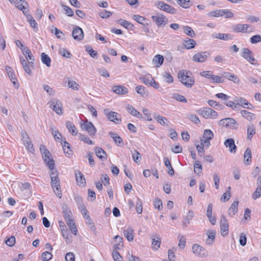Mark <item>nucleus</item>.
I'll list each match as a JSON object with an SVG mask.
<instances>
[{
	"label": "nucleus",
	"instance_id": "nucleus-1",
	"mask_svg": "<svg viewBox=\"0 0 261 261\" xmlns=\"http://www.w3.org/2000/svg\"><path fill=\"white\" fill-rule=\"evenodd\" d=\"M178 78L182 84L187 87L191 88L194 84V79L188 75L186 71H179L178 73Z\"/></svg>",
	"mask_w": 261,
	"mask_h": 261
},
{
	"label": "nucleus",
	"instance_id": "nucleus-2",
	"mask_svg": "<svg viewBox=\"0 0 261 261\" xmlns=\"http://www.w3.org/2000/svg\"><path fill=\"white\" fill-rule=\"evenodd\" d=\"M40 150L42 155L44 161L47 163V165L49 168L51 169L55 167V163L51 157V154L49 151L46 148V147L41 145L40 146Z\"/></svg>",
	"mask_w": 261,
	"mask_h": 261
},
{
	"label": "nucleus",
	"instance_id": "nucleus-3",
	"mask_svg": "<svg viewBox=\"0 0 261 261\" xmlns=\"http://www.w3.org/2000/svg\"><path fill=\"white\" fill-rule=\"evenodd\" d=\"M199 115L205 119H216L218 113L210 108H202L197 111Z\"/></svg>",
	"mask_w": 261,
	"mask_h": 261
},
{
	"label": "nucleus",
	"instance_id": "nucleus-4",
	"mask_svg": "<svg viewBox=\"0 0 261 261\" xmlns=\"http://www.w3.org/2000/svg\"><path fill=\"white\" fill-rule=\"evenodd\" d=\"M49 108L55 111L57 114L61 115L63 112V105L59 99L54 98L51 99L48 103Z\"/></svg>",
	"mask_w": 261,
	"mask_h": 261
},
{
	"label": "nucleus",
	"instance_id": "nucleus-5",
	"mask_svg": "<svg viewBox=\"0 0 261 261\" xmlns=\"http://www.w3.org/2000/svg\"><path fill=\"white\" fill-rule=\"evenodd\" d=\"M218 124L220 126L231 129H236L238 126L237 121L231 118L222 119L219 121Z\"/></svg>",
	"mask_w": 261,
	"mask_h": 261
},
{
	"label": "nucleus",
	"instance_id": "nucleus-6",
	"mask_svg": "<svg viewBox=\"0 0 261 261\" xmlns=\"http://www.w3.org/2000/svg\"><path fill=\"white\" fill-rule=\"evenodd\" d=\"M50 184L55 194L59 198H61L62 191L61 190L60 181L59 177L56 178L52 177V179H51Z\"/></svg>",
	"mask_w": 261,
	"mask_h": 261
},
{
	"label": "nucleus",
	"instance_id": "nucleus-7",
	"mask_svg": "<svg viewBox=\"0 0 261 261\" xmlns=\"http://www.w3.org/2000/svg\"><path fill=\"white\" fill-rule=\"evenodd\" d=\"M104 113L110 121L115 122L116 124H119L121 122V119L120 116L116 112L112 111L109 112V110L105 109L104 110Z\"/></svg>",
	"mask_w": 261,
	"mask_h": 261
},
{
	"label": "nucleus",
	"instance_id": "nucleus-8",
	"mask_svg": "<svg viewBox=\"0 0 261 261\" xmlns=\"http://www.w3.org/2000/svg\"><path fill=\"white\" fill-rule=\"evenodd\" d=\"M220 227L222 236H226L228 234L229 225L227 219L224 215L221 217Z\"/></svg>",
	"mask_w": 261,
	"mask_h": 261
},
{
	"label": "nucleus",
	"instance_id": "nucleus-9",
	"mask_svg": "<svg viewBox=\"0 0 261 261\" xmlns=\"http://www.w3.org/2000/svg\"><path fill=\"white\" fill-rule=\"evenodd\" d=\"M210 55V53L207 51L198 52L193 56L192 59L195 62L203 63L206 61Z\"/></svg>",
	"mask_w": 261,
	"mask_h": 261
},
{
	"label": "nucleus",
	"instance_id": "nucleus-10",
	"mask_svg": "<svg viewBox=\"0 0 261 261\" xmlns=\"http://www.w3.org/2000/svg\"><path fill=\"white\" fill-rule=\"evenodd\" d=\"M241 56L252 65H256L254 62L256 60L254 58L252 52L247 48H243L242 49Z\"/></svg>",
	"mask_w": 261,
	"mask_h": 261
},
{
	"label": "nucleus",
	"instance_id": "nucleus-11",
	"mask_svg": "<svg viewBox=\"0 0 261 261\" xmlns=\"http://www.w3.org/2000/svg\"><path fill=\"white\" fill-rule=\"evenodd\" d=\"M156 6L161 10L168 12L170 14H174L176 13V10L175 8L163 2H158L156 3Z\"/></svg>",
	"mask_w": 261,
	"mask_h": 261
},
{
	"label": "nucleus",
	"instance_id": "nucleus-12",
	"mask_svg": "<svg viewBox=\"0 0 261 261\" xmlns=\"http://www.w3.org/2000/svg\"><path fill=\"white\" fill-rule=\"evenodd\" d=\"M151 18L158 27L165 26L167 22V19L162 14L152 16Z\"/></svg>",
	"mask_w": 261,
	"mask_h": 261
},
{
	"label": "nucleus",
	"instance_id": "nucleus-13",
	"mask_svg": "<svg viewBox=\"0 0 261 261\" xmlns=\"http://www.w3.org/2000/svg\"><path fill=\"white\" fill-rule=\"evenodd\" d=\"M214 137V134L210 129H205L203 133V139L201 140V142L205 144V146L208 147L210 145V140Z\"/></svg>",
	"mask_w": 261,
	"mask_h": 261
},
{
	"label": "nucleus",
	"instance_id": "nucleus-14",
	"mask_svg": "<svg viewBox=\"0 0 261 261\" xmlns=\"http://www.w3.org/2000/svg\"><path fill=\"white\" fill-rule=\"evenodd\" d=\"M72 36L73 39L76 40L81 41L83 40L84 36L83 30L78 26L75 27L73 30Z\"/></svg>",
	"mask_w": 261,
	"mask_h": 261
},
{
	"label": "nucleus",
	"instance_id": "nucleus-15",
	"mask_svg": "<svg viewBox=\"0 0 261 261\" xmlns=\"http://www.w3.org/2000/svg\"><path fill=\"white\" fill-rule=\"evenodd\" d=\"M249 25L247 24H237L232 26V30L235 33H247Z\"/></svg>",
	"mask_w": 261,
	"mask_h": 261
},
{
	"label": "nucleus",
	"instance_id": "nucleus-16",
	"mask_svg": "<svg viewBox=\"0 0 261 261\" xmlns=\"http://www.w3.org/2000/svg\"><path fill=\"white\" fill-rule=\"evenodd\" d=\"M21 49L29 64L32 66L33 65L34 58L32 55L31 50L28 47L21 48Z\"/></svg>",
	"mask_w": 261,
	"mask_h": 261
},
{
	"label": "nucleus",
	"instance_id": "nucleus-17",
	"mask_svg": "<svg viewBox=\"0 0 261 261\" xmlns=\"http://www.w3.org/2000/svg\"><path fill=\"white\" fill-rule=\"evenodd\" d=\"M193 252L200 257H204L205 256V250L201 246L195 244L192 246Z\"/></svg>",
	"mask_w": 261,
	"mask_h": 261
},
{
	"label": "nucleus",
	"instance_id": "nucleus-18",
	"mask_svg": "<svg viewBox=\"0 0 261 261\" xmlns=\"http://www.w3.org/2000/svg\"><path fill=\"white\" fill-rule=\"evenodd\" d=\"M212 37L214 39H219L223 40H228L232 39L233 35H232L230 34H222L215 33L212 35Z\"/></svg>",
	"mask_w": 261,
	"mask_h": 261
},
{
	"label": "nucleus",
	"instance_id": "nucleus-19",
	"mask_svg": "<svg viewBox=\"0 0 261 261\" xmlns=\"http://www.w3.org/2000/svg\"><path fill=\"white\" fill-rule=\"evenodd\" d=\"M75 176L78 185L84 187L86 185V180L83 173L80 171H77L75 172Z\"/></svg>",
	"mask_w": 261,
	"mask_h": 261
},
{
	"label": "nucleus",
	"instance_id": "nucleus-20",
	"mask_svg": "<svg viewBox=\"0 0 261 261\" xmlns=\"http://www.w3.org/2000/svg\"><path fill=\"white\" fill-rule=\"evenodd\" d=\"M84 125L89 135L93 136L96 134V129L91 122H86Z\"/></svg>",
	"mask_w": 261,
	"mask_h": 261
},
{
	"label": "nucleus",
	"instance_id": "nucleus-21",
	"mask_svg": "<svg viewBox=\"0 0 261 261\" xmlns=\"http://www.w3.org/2000/svg\"><path fill=\"white\" fill-rule=\"evenodd\" d=\"M224 145L226 147H229L230 152H236L237 146L234 144V141L233 139H227L224 142Z\"/></svg>",
	"mask_w": 261,
	"mask_h": 261
},
{
	"label": "nucleus",
	"instance_id": "nucleus-22",
	"mask_svg": "<svg viewBox=\"0 0 261 261\" xmlns=\"http://www.w3.org/2000/svg\"><path fill=\"white\" fill-rule=\"evenodd\" d=\"M14 4L17 8L21 10L22 12L23 11H25L29 6L28 2L24 0H16V1L14 2Z\"/></svg>",
	"mask_w": 261,
	"mask_h": 261
},
{
	"label": "nucleus",
	"instance_id": "nucleus-23",
	"mask_svg": "<svg viewBox=\"0 0 261 261\" xmlns=\"http://www.w3.org/2000/svg\"><path fill=\"white\" fill-rule=\"evenodd\" d=\"M63 213L67 224H68V222H72L73 221V219L71 218L72 213L69 208L68 207H63Z\"/></svg>",
	"mask_w": 261,
	"mask_h": 261
},
{
	"label": "nucleus",
	"instance_id": "nucleus-24",
	"mask_svg": "<svg viewBox=\"0 0 261 261\" xmlns=\"http://www.w3.org/2000/svg\"><path fill=\"white\" fill-rule=\"evenodd\" d=\"M182 45L186 49H190L195 47L196 42L192 39L187 38L184 40Z\"/></svg>",
	"mask_w": 261,
	"mask_h": 261
},
{
	"label": "nucleus",
	"instance_id": "nucleus-25",
	"mask_svg": "<svg viewBox=\"0 0 261 261\" xmlns=\"http://www.w3.org/2000/svg\"><path fill=\"white\" fill-rule=\"evenodd\" d=\"M216 232L215 230H208L206 231L207 235V239L206 240V243L207 245H211L213 244L214 240L215 239Z\"/></svg>",
	"mask_w": 261,
	"mask_h": 261
},
{
	"label": "nucleus",
	"instance_id": "nucleus-26",
	"mask_svg": "<svg viewBox=\"0 0 261 261\" xmlns=\"http://www.w3.org/2000/svg\"><path fill=\"white\" fill-rule=\"evenodd\" d=\"M164 60V58L163 56L156 55L153 57L152 63L156 67H160L163 64Z\"/></svg>",
	"mask_w": 261,
	"mask_h": 261
},
{
	"label": "nucleus",
	"instance_id": "nucleus-27",
	"mask_svg": "<svg viewBox=\"0 0 261 261\" xmlns=\"http://www.w3.org/2000/svg\"><path fill=\"white\" fill-rule=\"evenodd\" d=\"M113 91L118 94H125L127 93V89L122 86H114L112 88Z\"/></svg>",
	"mask_w": 261,
	"mask_h": 261
},
{
	"label": "nucleus",
	"instance_id": "nucleus-28",
	"mask_svg": "<svg viewBox=\"0 0 261 261\" xmlns=\"http://www.w3.org/2000/svg\"><path fill=\"white\" fill-rule=\"evenodd\" d=\"M5 69L11 81L15 85L16 79L13 69L8 66H6Z\"/></svg>",
	"mask_w": 261,
	"mask_h": 261
},
{
	"label": "nucleus",
	"instance_id": "nucleus-29",
	"mask_svg": "<svg viewBox=\"0 0 261 261\" xmlns=\"http://www.w3.org/2000/svg\"><path fill=\"white\" fill-rule=\"evenodd\" d=\"M124 237L129 241L131 242L134 239V230L132 228L129 227L123 230Z\"/></svg>",
	"mask_w": 261,
	"mask_h": 261
},
{
	"label": "nucleus",
	"instance_id": "nucleus-30",
	"mask_svg": "<svg viewBox=\"0 0 261 261\" xmlns=\"http://www.w3.org/2000/svg\"><path fill=\"white\" fill-rule=\"evenodd\" d=\"M223 76L224 77L231 81L235 83L239 84L240 82L239 79L237 76L229 72H224Z\"/></svg>",
	"mask_w": 261,
	"mask_h": 261
},
{
	"label": "nucleus",
	"instance_id": "nucleus-31",
	"mask_svg": "<svg viewBox=\"0 0 261 261\" xmlns=\"http://www.w3.org/2000/svg\"><path fill=\"white\" fill-rule=\"evenodd\" d=\"M110 136L113 139L116 144L118 146H121L123 144L122 138L117 135V134L113 132L109 133Z\"/></svg>",
	"mask_w": 261,
	"mask_h": 261
},
{
	"label": "nucleus",
	"instance_id": "nucleus-32",
	"mask_svg": "<svg viewBox=\"0 0 261 261\" xmlns=\"http://www.w3.org/2000/svg\"><path fill=\"white\" fill-rule=\"evenodd\" d=\"M238 204L239 202L238 201H233L231 204L228 212L230 216L233 217L237 213Z\"/></svg>",
	"mask_w": 261,
	"mask_h": 261
},
{
	"label": "nucleus",
	"instance_id": "nucleus-33",
	"mask_svg": "<svg viewBox=\"0 0 261 261\" xmlns=\"http://www.w3.org/2000/svg\"><path fill=\"white\" fill-rule=\"evenodd\" d=\"M95 153L97 156L101 160L106 159L107 154L104 150L100 147H96L95 149Z\"/></svg>",
	"mask_w": 261,
	"mask_h": 261
},
{
	"label": "nucleus",
	"instance_id": "nucleus-34",
	"mask_svg": "<svg viewBox=\"0 0 261 261\" xmlns=\"http://www.w3.org/2000/svg\"><path fill=\"white\" fill-rule=\"evenodd\" d=\"M152 239V248L154 249L157 250L160 248L161 245V238L157 236H153L151 237Z\"/></svg>",
	"mask_w": 261,
	"mask_h": 261
},
{
	"label": "nucleus",
	"instance_id": "nucleus-35",
	"mask_svg": "<svg viewBox=\"0 0 261 261\" xmlns=\"http://www.w3.org/2000/svg\"><path fill=\"white\" fill-rule=\"evenodd\" d=\"M247 139L248 140H251L254 135L255 134V128L253 124H250L247 127Z\"/></svg>",
	"mask_w": 261,
	"mask_h": 261
},
{
	"label": "nucleus",
	"instance_id": "nucleus-36",
	"mask_svg": "<svg viewBox=\"0 0 261 261\" xmlns=\"http://www.w3.org/2000/svg\"><path fill=\"white\" fill-rule=\"evenodd\" d=\"M251 162V151L249 148H247L244 154V162L249 165Z\"/></svg>",
	"mask_w": 261,
	"mask_h": 261
},
{
	"label": "nucleus",
	"instance_id": "nucleus-37",
	"mask_svg": "<svg viewBox=\"0 0 261 261\" xmlns=\"http://www.w3.org/2000/svg\"><path fill=\"white\" fill-rule=\"evenodd\" d=\"M135 90L137 93L143 97H146L148 95L147 91L145 89V88L143 86H137L136 87Z\"/></svg>",
	"mask_w": 261,
	"mask_h": 261
},
{
	"label": "nucleus",
	"instance_id": "nucleus-38",
	"mask_svg": "<svg viewBox=\"0 0 261 261\" xmlns=\"http://www.w3.org/2000/svg\"><path fill=\"white\" fill-rule=\"evenodd\" d=\"M153 79L151 75L149 74L140 77V80L141 82L148 86H150Z\"/></svg>",
	"mask_w": 261,
	"mask_h": 261
},
{
	"label": "nucleus",
	"instance_id": "nucleus-39",
	"mask_svg": "<svg viewBox=\"0 0 261 261\" xmlns=\"http://www.w3.org/2000/svg\"><path fill=\"white\" fill-rule=\"evenodd\" d=\"M241 115L248 121H251L255 118V115L246 110H242L240 112Z\"/></svg>",
	"mask_w": 261,
	"mask_h": 261
},
{
	"label": "nucleus",
	"instance_id": "nucleus-40",
	"mask_svg": "<svg viewBox=\"0 0 261 261\" xmlns=\"http://www.w3.org/2000/svg\"><path fill=\"white\" fill-rule=\"evenodd\" d=\"M41 60L43 64L46 65V66H50L51 59L49 57L44 53H42L41 54Z\"/></svg>",
	"mask_w": 261,
	"mask_h": 261
},
{
	"label": "nucleus",
	"instance_id": "nucleus-41",
	"mask_svg": "<svg viewBox=\"0 0 261 261\" xmlns=\"http://www.w3.org/2000/svg\"><path fill=\"white\" fill-rule=\"evenodd\" d=\"M127 110L134 116L139 118L142 117V114L132 106H128L127 107Z\"/></svg>",
	"mask_w": 261,
	"mask_h": 261
},
{
	"label": "nucleus",
	"instance_id": "nucleus-42",
	"mask_svg": "<svg viewBox=\"0 0 261 261\" xmlns=\"http://www.w3.org/2000/svg\"><path fill=\"white\" fill-rule=\"evenodd\" d=\"M66 126L69 132L73 135H76L77 134V129L74 125L70 121H67L66 123Z\"/></svg>",
	"mask_w": 261,
	"mask_h": 261
},
{
	"label": "nucleus",
	"instance_id": "nucleus-43",
	"mask_svg": "<svg viewBox=\"0 0 261 261\" xmlns=\"http://www.w3.org/2000/svg\"><path fill=\"white\" fill-rule=\"evenodd\" d=\"M164 161L165 163V165L168 169V173L171 175L173 176L174 174V171L172 167V166L170 164V162L167 158H164Z\"/></svg>",
	"mask_w": 261,
	"mask_h": 261
},
{
	"label": "nucleus",
	"instance_id": "nucleus-44",
	"mask_svg": "<svg viewBox=\"0 0 261 261\" xmlns=\"http://www.w3.org/2000/svg\"><path fill=\"white\" fill-rule=\"evenodd\" d=\"M237 103L238 104L240 107L241 106L242 107H243L244 108L250 109L248 107V105H249L251 106V105L249 104V102H248V101L246 99H245V98H243L242 97H240L238 99H237Z\"/></svg>",
	"mask_w": 261,
	"mask_h": 261
},
{
	"label": "nucleus",
	"instance_id": "nucleus-45",
	"mask_svg": "<svg viewBox=\"0 0 261 261\" xmlns=\"http://www.w3.org/2000/svg\"><path fill=\"white\" fill-rule=\"evenodd\" d=\"M154 118L161 125H168L169 121L165 117H164L160 115H157L154 117Z\"/></svg>",
	"mask_w": 261,
	"mask_h": 261
},
{
	"label": "nucleus",
	"instance_id": "nucleus-46",
	"mask_svg": "<svg viewBox=\"0 0 261 261\" xmlns=\"http://www.w3.org/2000/svg\"><path fill=\"white\" fill-rule=\"evenodd\" d=\"M177 3L181 7L187 9L191 6L190 0H176Z\"/></svg>",
	"mask_w": 261,
	"mask_h": 261
},
{
	"label": "nucleus",
	"instance_id": "nucleus-47",
	"mask_svg": "<svg viewBox=\"0 0 261 261\" xmlns=\"http://www.w3.org/2000/svg\"><path fill=\"white\" fill-rule=\"evenodd\" d=\"M163 76L164 78V80L166 82L171 84L173 82V79L171 74L168 72H164L163 73Z\"/></svg>",
	"mask_w": 261,
	"mask_h": 261
},
{
	"label": "nucleus",
	"instance_id": "nucleus-48",
	"mask_svg": "<svg viewBox=\"0 0 261 261\" xmlns=\"http://www.w3.org/2000/svg\"><path fill=\"white\" fill-rule=\"evenodd\" d=\"M68 85L69 88L74 90H79V85L74 81L71 80V79L68 80Z\"/></svg>",
	"mask_w": 261,
	"mask_h": 261
},
{
	"label": "nucleus",
	"instance_id": "nucleus-49",
	"mask_svg": "<svg viewBox=\"0 0 261 261\" xmlns=\"http://www.w3.org/2000/svg\"><path fill=\"white\" fill-rule=\"evenodd\" d=\"M172 98L176 99L180 102H187L186 98L181 95H180L177 93H173L172 94Z\"/></svg>",
	"mask_w": 261,
	"mask_h": 261
},
{
	"label": "nucleus",
	"instance_id": "nucleus-50",
	"mask_svg": "<svg viewBox=\"0 0 261 261\" xmlns=\"http://www.w3.org/2000/svg\"><path fill=\"white\" fill-rule=\"evenodd\" d=\"M132 158L133 160L136 163H139L141 159L140 153L136 150H135L132 153Z\"/></svg>",
	"mask_w": 261,
	"mask_h": 261
},
{
	"label": "nucleus",
	"instance_id": "nucleus-51",
	"mask_svg": "<svg viewBox=\"0 0 261 261\" xmlns=\"http://www.w3.org/2000/svg\"><path fill=\"white\" fill-rule=\"evenodd\" d=\"M184 31L185 34L191 37H194L195 36V33H194V31L190 27H184Z\"/></svg>",
	"mask_w": 261,
	"mask_h": 261
},
{
	"label": "nucleus",
	"instance_id": "nucleus-52",
	"mask_svg": "<svg viewBox=\"0 0 261 261\" xmlns=\"http://www.w3.org/2000/svg\"><path fill=\"white\" fill-rule=\"evenodd\" d=\"M194 172L199 174L201 173L202 166L199 161H197L195 162L194 166Z\"/></svg>",
	"mask_w": 261,
	"mask_h": 261
},
{
	"label": "nucleus",
	"instance_id": "nucleus-53",
	"mask_svg": "<svg viewBox=\"0 0 261 261\" xmlns=\"http://www.w3.org/2000/svg\"><path fill=\"white\" fill-rule=\"evenodd\" d=\"M118 22L126 29H129L133 27V25L130 22L124 19H119Z\"/></svg>",
	"mask_w": 261,
	"mask_h": 261
},
{
	"label": "nucleus",
	"instance_id": "nucleus-54",
	"mask_svg": "<svg viewBox=\"0 0 261 261\" xmlns=\"http://www.w3.org/2000/svg\"><path fill=\"white\" fill-rule=\"evenodd\" d=\"M59 53L60 55L66 58H70V54L69 51L65 48H61L59 49Z\"/></svg>",
	"mask_w": 261,
	"mask_h": 261
},
{
	"label": "nucleus",
	"instance_id": "nucleus-55",
	"mask_svg": "<svg viewBox=\"0 0 261 261\" xmlns=\"http://www.w3.org/2000/svg\"><path fill=\"white\" fill-rule=\"evenodd\" d=\"M136 205V210L137 213L138 214H141L142 212V203L141 200L139 198H137Z\"/></svg>",
	"mask_w": 261,
	"mask_h": 261
},
{
	"label": "nucleus",
	"instance_id": "nucleus-56",
	"mask_svg": "<svg viewBox=\"0 0 261 261\" xmlns=\"http://www.w3.org/2000/svg\"><path fill=\"white\" fill-rule=\"evenodd\" d=\"M42 259L43 261H48L52 258V254L48 252L45 251L42 254Z\"/></svg>",
	"mask_w": 261,
	"mask_h": 261
},
{
	"label": "nucleus",
	"instance_id": "nucleus-57",
	"mask_svg": "<svg viewBox=\"0 0 261 261\" xmlns=\"http://www.w3.org/2000/svg\"><path fill=\"white\" fill-rule=\"evenodd\" d=\"M62 148L64 150V152L65 153H67L70 154L71 153V150L70 147V144L68 142L64 141V143L62 145Z\"/></svg>",
	"mask_w": 261,
	"mask_h": 261
},
{
	"label": "nucleus",
	"instance_id": "nucleus-58",
	"mask_svg": "<svg viewBox=\"0 0 261 261\" xmlns=\"http://www.w3.org/2000/svg\"><path fill=\"white\" fill-rule=\"evenodd\" d=\"M222 9L216 10L209 13L208 15L212 17H220L222 16Z\"/></svg>",
	"mask_w": 261,
	"mask_h": 261
},
{
	"label": "nucleus",
	"instance_id": "nucleus-59",
	"mask_svg": "<svg viewBox=\"0 0 261 261\" xmlns=\"http://www.w3.org/2000/svg\"><path fill=\"white\" fill-rule=\"evenodd\" d=\"M188 118L193 123L198 124L200 123V119L199 118L195 115L193 114H189L188 115Z\"/></svg>",
	"mask_w": 261,
	"mask_h": 261
},
{
	"label": "nucleus",
	"instance_id": "nucleus-60",
	"mask_svg": "<svg viewBox=\"0 0 261 261\" xmlns=\"http://www.w3.org/2000/svg\"><path fill=\"white\" fill-rule=\"evenodd\" d=\"M226 105L234 110H239L240 106L237 103H234L232 101H228L226 103Z\"/></svg>",
	"mask_w": 261,
	"mask_h": 261
},
{
	"label": "nucleus",
	"instance_id": "nucleus-61",
	"mask_svg": "<svg viewBox=\"0 0 261 261\" xmlns=\"http://www.w3.org/2000/svg\"><path fill=\"white\" fill-rule=\"evenodd\" d=\"M203 143L200 142V144L196 145V148L198 151V154L202 156L204 155V150L203 147L205 146V144H203Z\"/></svg>",
	"mask_w": 261,
	"mask_h": 261
},
{
	"label": "nucleus",
	"instance_id": "nucleus-62",
	"mask_svg": "<svg viewBox=\"0 0 261 261\" xmlns=\"http://www.w3.org/2000/svg\"><path fill=\"white\" fill-rule=\"evenodd\" d=\"M86 50L92 58H95L97 55V51L93 50L90 46H86Z\"/></svg>",
	"mask_w": 261,
	"mask_h": 261
},
{
	"label": "nucleus",
	"instance_id": "nucleus-63",
	"mask_svg": "<svg viewBox=\"0 0 261 261\" xmlns=\"http://www.w3.org/2000/svg\"><path fill=\"white\" fill-rule=\"evenodd\" d=\"M80 139L86 143L88 144H92L93 142L90 140V139L87 136L80 134L79 136Z\"/></svg>",
	"mask_w": 261,
	"mask_h": 261
},
{
	"label": "nucleus",
	"instance_id": "nucleus-64",
	"mask_svg": "<svg viewBox=\"0 0 261 261\" xmlns=\"http://www.w3.org/2000/svg\"><path fill=\"white\" fill-rule=\"evenodd\" d=\"M250 42L252 44H255L261 42V36L259 35L253 36L250 38Z\"/></svg>",
	"mask_w": 261,
	"mask_h": 261
}]
</instances>
